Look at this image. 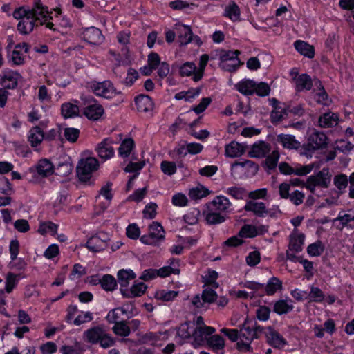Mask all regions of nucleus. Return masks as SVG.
<instances>
[{"label": "nucleus", "mask_w": 354, "mask_h": 354, "mask_svg": "<svg viewBox=\"0 0 354 354\" xmlns=\"http://www.w3.org/2000/svg\"><path fill=\"white\" fill-rule=\"evenodd\" d=\"M264 328L258 325L256 322L245 319L239 330V341L236 344L237 349L240 351H252L251 342L259 337L263 333Z\"/></svg>", "instance_id": "nucleus-1"}, {"label": "nucleus", "mask_w": 354, "mask_h": 354, "mask_svg": "<svg viewBox=\"0 0 354 354\" xmlns=\"http://www.w3.org/2000/svg\"><path fill=\"white\" fill-rule=\"evenodd\" d=\"M89 88L91 91L97 96L111 99L117 97L118 104L124 101L123 95L121 91H118L109 80L102 82L93 81L89 83Z\"/></svg>", "instance_id": "nucleus-2"}, {"label": "nucleus", "mask_w": 354, "mask_h": 354, "mask_svg": "<svg viewBox=\"0 0 354 354\" xmlns=\"http://www.w3.org/2000/svg\"><path fill=\"white\" fill-rule=\"evenodd\" d=\"M330 181L331 174H330L329 169L328 167H324L315 175L310 176L307 178L305 187L310 190L312 194H314L316 187L328 188L330 184Z\"/></svg>", "instance_id": "nucleus-3"}, {"label": "nucleus", "mask_w": 354, "mask_h": 354, "mask_svg": "<svg viewBox=\"0 0 354 354\" xmlns=\"http://www.w3.org/2000/svg\"><path fill=\"white\" fill-rule=\"evenodd\" d=\"M258 170L259 165L249 160L235 162L231 166L232 175L234 178L253 176L257 173Z\"/></svg>", "instance_id": "nucleus-4"}, {"label": "nucleus", "mask_w": 354, "mask_h": 354, "mask_svg": "<svg viewBox=\"0 0 354 354\" xmlns=\"http://www.w3.org/2000/svg\"><path fill=\"white\" fill-rule=\"evenodd\" d=\"M98 167L99 162L95 158L89 157L81 160L77 167V175L80 180L88 182L92 176V173L97 170Z\"/></svg>", "instance_id": "nucleus-5"}, {"label": "nucleus", "mask_w": 354, "mask_h": 354, "mask_svg": "<svg viewBox=\"0 0 354 354\" xmlns=\"http://www.w3.org/2000/svg\"><path fill=\"white\" fill-rule=\"evenodd\" d=\"M23 79L21 75L16 71L3 70L0 74V83L3 86V88L15 89L18 86V82Z\"/></svg>", "instance_id": "nucleus-6"}, {"label": "nucleus", "mask_w": 354, "mask_h": 354, "mask_svg": "<svg viewBox=\"0 0 354 354\" xmlns=\"http://www.w3.org/2000/svg\"><path fill=\"white\" fill-rule=\"evenodd\" d=\"M30 12L35 22L39 21L40 25L44 24L48 19H52L50 15L52 12L48 11V7L42 5L40 0H35V6L30 9Z\"/></svg>", "instance_id": "nucleus-7"}, {"label": "nucleus", "mask_w": 354, "mask_h": 354, "mask_svg": "<svg viewBox=\"0 0 354 354\" xmlns=\"http://www.w3.org/2000/svg\"><path fill=\"white\" fill-rule=\"evenodd\" d=\"M82 35L85 41L92 45H100L104 41L101 30L93 26L84 28Z\"/></svg>", "instance_id": "nucleus-8"}, {"label": "nucleus", "mask_w": 354, "mask_h": 354, "mask_svg": "<svg viewBox=\"0 0 354 354\" xmlns=\"http://www.w3.org/2000/svg\"><path fill=\"white\" fill-rule=\"evenodd\" d=\"M308 145L314 150H317L326 147L328 145V138L322 132L313 129L308 137Z\"/></svg>", "instance_id": "nucleus-9"}, {"label": "nucleus", "mask_w": 354, "mask_h": 354, "mask_svg": "<svg viewBox=\"0 0 354 354\" xmlns=\"http://www.w3.org/2000/svg\"><path fill=\"white\" fill-rule=\"evenodd\" d=\"M244 209L246 212H253L258 217H264L268 214L272 216V214L270 213L269 210L266 208V204L263 202L249 201L246 203Z\"/></svg>", "instance_id": "nucleus-10"}, {"label": "nucleus", "mask_w": 354, "mask_h": 354, "mask_svg": "<svg viewBox=\"0 0 354 354\" xmlns=\"http://www.w3.org/2000/svg\"><path fill=\"white\" fill-rule=\"evenodd\" d=\"M265 330L267 342L270 346L279 348L286 344L285 339L272 327H268Z\"/></svg>", "instance_id": "nucleus-11"}, {"label": "nucleus", "mask_w": 354, "mask_h": 354, "mask_svg": "<svg viewBox=\"0 0 354 354\" xmlns=\"http://www.w3.org/2000/svg\"><path fill=\"white\" fill-rule=\"evenodd\" d=\"M270 151V145L265 141H259L252 145L248 156L252 158H263Z\"/></svg>", "instance_id": "nucleus-12"}, {"label": "nucleus", "mask_w": 354, "mask_h": 354, "mask_svg": "<svg viewBox=\"0 0 354 354\" xmlns=\"http://www.w3.org/2000/svg\"><path fill=\"white\" fill-rule=\"evenodd\" d=\"M112 144L113 142L109 138H105L98 144L97 151L100 158L106 160L113 156L114 149Z\"/></svg>", "instance_id": "nucleus-13"}, {"label": "nucleus", "mask_w": 354, "mask_h": 354, "mask_svg": "<svg viewBox=\"0 0 354 354\" xmlns=\"http://www.w3.org/2000/svg\"><path fill=\"white\" fill-rule=\"evenodd\" d=\"M104 332L102 326H97L85 330L83 337L86 342L95 344L99 342Z\"/></svg>", "instance_id": "nucleus-14"}, {"label": "nucleus", "mask_w": 354, "mask_h": 354, "mask_svg": "<svg viewBox=\"0 0 354 354\" xmlns=\"http://www.w3.org/2000/svg\"><path fill=\"white\" fill-rule=\"evenodd\" d=\"M104 111L103 106L94 101L93 104L84 108L83 114L89 120H97L103 115Z\"/></svg>", "instance_id": "nucleus-15"}, {"label": "nucleus", "mask_w": 354, "mask_h": 354, "mask_svg": "<svg viewBox=\"0 0 354 354\" xmlns=\"http://www.w3.org/2000/svg\"><path fill=\"white\" fill-rule=\"evenodd\" d=\"M232 203L230 200L224 196H217L207 205V208L217 212H228Z\"/></svg>", "instance_id": "nucleus-16"}, {"label": "nucleus", "mask_w": 354, "mask_h": 354, "mask_svg": "<svg viewBox=\"0 0 354 354\" xmlns=\"http://www.w3.org/2000/svg\"><path fill=\"white\" fill-rule=\"evenodd\" d=\"M215 330V328L212 326H200L194 329L192 337L195 342L201 344L204 339H207L208 336L212 335Z\"/></svg>", "instance_id": "nucleus-17"}, {"label": "nucleus", "mask_w": 354, "mask_h": 354, "mask_svg": "<svg viewBox=\"0 0 354 354\" xmlns=\"http://www.w3.org/2000/svg\"><path fill=\"white\" fill-rule=\"evenodd\" d=\"M292 80L295 84V90L298 92L304 90L309 91L313 86V82L310 77L306 74H301L297 76L296 73L295 76L293 77Z\"/></svg>", "instance_id": "nucleus-18"}, {"label": "nucleus", "mask_w": 354, "mask_h": 354, "mask_svg": "<svg viewBox=\"0 0 354 354\" xmlns=\"http://www.w3.org/2000/svg\"><path fill=\"white\" fill-rule=\"evenodd\" d=\"M175 30L177 31L178 38L180 45H186L192 41V31L189 26L176 24Z\"/></svg>", "instance_id": "nucleus-19"}, {"label": "nucleus", "mask_w": 354, "mask_h": 354, "mask_svg": "<svg viewBox=\"0 0 354 354\" xmlns=\"http://www.w3.org/2000/svg\"><path fill=\"white\" fill-rule=\"evenodd\" d=\"M294 308V302L292 299H279L274 303L273 312L279 315H286Z\"/></svg>", "instance_id": "nucleus-20"}, {"label": "nucleus", "mask_w": 354, "mask_h": 354, "mask_svg": "<svg viewBox=\"0 0 354 354\" xmlns=\"http://www.w3.org/2000/svg\"><path fill=\"white\" fill-rule=\"evenodd\" d=\"M137 110L140 112H149L153 109V102L151 98L147 95L141 94L135 98Z\"/></svg>", "instance_id": "nucleus-21"}, {"label": "nucleus", "mask_w": 354, "mask_h": 354, "mask_svg": "<svg viewBox=\"0 0 354 354\" xmlns=\"http://www.w3.org/2000/svg\"><path fill=\"white\" fill-rule=\"evenodd\" d=\"M35 23V20L32 18V14L29 13L26 17L19 21L17 30L22 35H28L33 30Z\"/></svg>", "instance_id": "nucleus-22"}, {"label": "nucleus", "mask_w": 354, "mask_h": 354, "mask_svg": "<svg viewBox=\"0 0 354 354\" xmlns=\"http://www.w3.org/2000/svg\"><path fill=\"white\" fill-rule=\"evenodd\" d=\"M208 346L214 351L224 354L225 339L219 335H213L207 339Z\"/></svg>", "instance_id": "nucleus-23"}, {"label": "nucleus", "mask_w": 354, "mask_h": 354, "mask_svg": "<svg viewBox=\"0 0 354 354\" xmlns=\"http://www.w3.org/2000/svg\"><path fill=\"white\" fill-rule=\"evenodd\" d=\"M278 142L281 143L283 147L288 149H297L300 147L301 145L299 141L295 139V137L288 134H280L277 137Z\"/></svg>", "instance_id": "nucleus-24"}, {"label": "nucleus", "mask_w": 354, "mask_h": 354, "mask_svg": "<svg viewBox=\"0 0 354 354\" xmlns=\"http://www.w3.org/2000/svg\"><path fill=\"white\" fill-rule=\"evenodd\" d=\"M294 46L295 49L302 55L308 58H313L315 56V48L313 46L308 44L307 42L297 40L295 41Z\"/></svg>", "instance_id": "nucleus-25"}, {"label": "nucleus", "mask_w": 354, "mask_h": 354, "mask_svg": "<svg viewBox=\"0 0 354 354\" xmlns=\"http://www.w3.org/2000/svg\"><path fill=\"white\" fill-rule=\"evenodd\" d=\"M245 152V147L239 142L232 141L225 146V156L230 158L241 156Z\"/></svg>", "instance_id": "nucleus-26"}, {"label": "nucleus", "mask_w": 354, "mask_h": 354, "mask_svg": "<svg viewBox=\"0 0 354 354\" xmlns=\"http://www.w3.org/2000/svg\"><path fill=\"white\" fill-rule=\"evenodd\" d=\"M147 288V286L144 283L139 282L133 284L130 291L123 289H120V291L123 296L127 298H131L142 295L145 292Z\"/></svg>", "instance_id": "nucleus-27"}, {"label": "nucleus", "mask_w": 354, "mask_h": 354, "mask_svg": "<svg viewBox=\"0 0 354 354\" xmlns=\"http://www.w3.org/2000/svg\"><path fill=\"white\" fill-rule=\"evenodd\" d=\"M36 169L38 174L43 177H47L54 172L53 164L47 159L40 160L36 166Z\"/></svg>", "instance_id": "nucleus-28"}, {"label": "nucleus", "mask_w": 354, "mask_h": 354, "mask_svg": "<svg viewBox=\"0 0 354 354\" xmlns=\"http://www.w3.org/2000/svg\"><path fill=\"white\" fill-rule=\"evenodd\" d=\"M338 120L337 114L331 112L326 113L319 117V126L323 128H329L337 125Z\"/></svg>", "instance_id": "nucleus-29"}, {"label": "nucleus", "mask_w": 354, "mask_h": 354, "mask_svg": "<svg viewBox=\"0 0 354 354\" xmlns=\"http://www.w3.org/2000/svg\"><path fill=\"white\" fill-rule=\"evenodd\" d=\"M86 246L90 251L93 252H97L106 249L108 244L102 242L98 236H93L87 241Z\"/></svg>", "instance_id": "nucleus-30"}, {"label": "nucleus", "mask_w": 354, "mask_h": 354, "mask_svg": "<svg viewBox=\"0 0 354 354\" xmlns=\"http://www.w3.org/2000/svg\"><path fill=\"white\" fill-rule=\"evenodd\" d=\"M212 208H207L205 215V221L209 225H217L223 223L225 221V216L221 215L216 210H212Z\"/></svg>", "instance_id": "nucleus-31"}, {"label": "nucleus", "mask_w": 354, "mask_h": 354, "mask_svg": "<svg viewBox=\"0 0 354 354\" xmlns=\"http://www.w3.org/2000/svg\"><path fill=\"white\" fill-rule=\"evenodd\" d=\"M118 281L122 287H127L129 281L136 278V274L132 270H120L118 272Z\"/></svg>", "instance_id": "nucleus-32"}, {"label": "nucleus", "mask_w": 354, "mask_h": 354, "mask_svg": "<svg viewBox=\"0 0 354 354\" xmlns=\"http://www.w3.org/2000/svg\"><path fill=\"white\" fill-rule=\"evenodd\" d=\"M223 15L233 21H239L240 19L239 7L234 1L230 2L225 7Z\"/></svg>", "instance_id": "nucleus-33"}, {"label": "nucleus", "mask_w": 354, "mask_h": 354, "mask_svg": "<svg viewBox=\"0 0 354 354\" xmlns=\"http://www.w3.org/2000/svg\"><path fill=\"white\" fill-rule=\"evenodd\" d=\"M44 135L41 128L36 126L32 128L28 136V140L32 147H37L44 139Z\"/></svg>", "instance_id": "nucleus-34"}, {"label": "nucleus", "mask_w": 354, "mask_h": 354, "mask_svg": "<svg viewBox=\"0 0 354 354\" xmlns=\"http://www.w3.org/2000/svg\"><path fill=\"white\" fill-rule=\"evenodd\" d=\"M255 82L250 80H243L235 85L236 89L245 95H250L254 93Z\"/></svg>", "instance_id": "nucleus-35"}, {"label": "nucleus", "mask_w": 354, "mask_h": 354, "mask_svg": "<svg viewBox=\"0 0 354 354\" xmlns=\"http://www.w3.org/2000/svg\"><path fill=\"white\" fill-rule=\"evenodd\" d=\"M79 111L78 106L71 102L64 103L61 106V113L64 118L78 116Z\"/></svg>", "instance_id": "nucleus-36"}, {"label": "nucleus", "mask_w": 354, "mask_h": 354, "mask_svg": "<svg viewBox=\"0 0 354 354\" xmlns=\"http://www.w3.org/2000/svg\"><path fill=\"white\" fill-rule=\"evenodd\" d=\"M149 234L158 241L165 239V231L162 226L158 222H153L149 228Z\"/></svg>", "instance_id": "nucleus-37"}, {"label": "nucleus", "mask_w": 354, "mask_h": 354, "mask_svg": "<svg viewBox=\"0 0 354 354\" xmlns=\"http://www.w3.org/2000/svg\"><path fill=\"white\" fill-rule=\"evenodd\" d=\"M240 51L238 50L232 51H225L222 50L219 54V59L221 62H228L229 61H232L235 64H241L239 59L238 58L239 55H240Z\"/></svg>", "instance_id": "nucleus-38"}, {"label": "nucleus", "mask_w": 354, "mask_h": 354, "mask_svg": "<svg viewBox=\"0 0 354 354\" xmlns=\"http://www.w3.org/2000/svg\"><path fill=\"white\" fill-rule=\"evenodd\" d=\"M305 236L301 234L298 236H291L288 245L289 250L295 252H299L302 250Z\"/></svg>", "instance_id": "nucleus-39"}, {"label": "nucleus", "mask_w": 354, "mask_h": 354, "mask_svg": "<svg viewBox=\"0 0 354 354\" xmlns=\"http://www.w3.org/2000/svg\"><path fill=\"white\" fill-rule=\"evenodd\" d=\"M282 289V281L277 277H272L265 287L268 295H273L279 290Z\"/></svg>", "instance_id": "nucleus-40"}, {"label": "nucleus", "mask_w": 354, "mask_h": 354, "mask_svg": "<svg viewBox=\"0 0 354 354\" xmlns=\"http://www.w3.org/2000/svg\"><path fill=\"white\" fill-rule=\"evenodd\" d=\"M73 167V165L69 161L65 160L64 162H59L54 169L56 175L67 176L72 172Z\"/></svg>", "instance_id": "nucleus-41"}, {"label": "nucleus", "mask_w": 354, "mask_h": 354, "mask_svg": "<svg viewBox=\"0 0 354 354\" xmlns=\"http://www.w3.org/2000/svg\"><path fill=\"white\" fill-rule=\"evenodd\" d=\"M134 147V141L132 138L124 139L118 149L119 155L126 158L129 156Z\"/></svg>", "instance_id": "nucleus-42"}, {"label": "nucleus", "mask_w": 354, "mask_h": 354, "mask_svg": "<svg viewBox=\"0 0 354 354\" xmlns=\"http://www.w3.org/2000/svg\"><path fill=\"white\" fill-rule=\"evenodd\" d=\"M100 283L102 288L106 291H113L117 286L115 279L111 274H104L100 279Z\"/></svg>", "instance_id": "nucleus-43"}, {"label": "nucleus", "mask_w": 354, "mask_h": 354, "mask_svg": "<svg viewBox=\"0 0 354 354\" xmlns=\"http://www.w3.org/2000/svg\"><path fill=\"white\" fill-rule=\"evenodd\" d=\"M113 333L120 337H127L131 333L130 326L127 325V322L121 321L115 323L112 328Z\"/></svg>", "instance_id": "nucleus-44"}, {"label": "nucleus", "mask_w": 354, "mask_h": 354, "mask_svg": "<svg viewBox=\"0 0 354 354\" xmlns=\"http://www.w3.org/2000/svg\"><path fill=\"white\" fill-rule=\"evenodd\" d=\"M197 68L194 62H187L179 67V73L182 77L195 75Z\"/></svg>", "instance_id": "nucleus-45"}, {"label": "nucleus", "mask_w": 354, "mask_h": 354, "mask_svg": "<svg viewBox=\"0 0 354 354\" xmlns=\"http://www.w3.org/2000/svg\"><path fill=\"white\" fill-rule=\"evenodd\" d=\"M333 182L338 189V193L342 194L344 192L348 185V179L346 174H340L334 177Z\"/></svg>", "instance_id": "nucleus-46"}, {"label": "nucleus", "mask_w": 354, "mask_h": 354, "mask_svg": "<svg viewBox=\"0 0 354 354\" xmlns=\"http://www.w3.org/2000/svg\"><path fill=\"white\" fill-rule=\"evenodd\" d=\"M315 84L319 86V92L316 94L317 102L323 105H328L330 102L328 95L326 92L324 86L322 85V82L319 80H316Z\"/></svg>", "instance_id": "nucleus-47"}, {"label": "nucleus", "mask_w": 354, "mask_h": 354, "mask_svg": "<svg viewBox=\"0 0 354 354\" xmlns=\"http://www.w3.org/2000/svg\"><path fill=\"white\" fill-rule=\"evenodd\" d=\"M208 60H209V56L207 54H204L201 56L199 68H197V71L195 73L194 77H192V79L194 82H198L200 80H201V78L203 77V74H204V70L207 64Z\"/></svg>", "instance_id": "nucleus-48"}, {"label": "nucleus", "mask_w": 354, "mask_h": 354, "mask_svg": "<svg viewBox=\"0 0 354 354\" xmlns=\"http://www.w3.org/2000/svg\"><path fill=\"white\" fill-rule=\"evenodd\" d=\"M324 250V246L321 241L310 244L307 248V252L312 257H318L322 254Z\"/></svg>", "instance_id": "nucleus-49"}, {"label": "nucleus", "mask_w": 354, "mask_h": 354, "mask_svg": "<svg viewBox=\"0 0 354 354\" xmlns=\"http://www.w3.org/2000/svg\"><path fill=\"white\" fill-rule=\"evenodd\" d=\"M288 115L286 108L275 107L270 113V120L272 123L282 120Z\"/></svg>", "instance_id": "nucleus-50"}, {"label": "nucleus", "mask_w": 354, "mask_h": 354, "mask_svg": "<svg viewBox=\"0 0 354 354\" xmlns=\"http://www.w3.org/2000/svg\"><path fill=\"white\" fill-rule=\"evenodd\" d=\"M57 225L51 221L43 222L40 223L38 232L41 234H45L48 232H50L52 235H55L57 233Z\"/></svg>", "instance_id": "nucleus-51"}, {"label": "nucleus", "mask_w": 354, "mask_h": 354, "mask_svg": "<svg viewBox=\"0 0 354 354\" xmlns=\"http://www.w3.org/2000/svg\"><path fill=\"white\" fill-rule=\"evenodd\" d=\"M257 235V231L254 226L244 225L240 230L238 236L241 238H253Z\"/></svg>", "instance_id": "nucleus-52"}, {"label": "nucleus", "mask_w": 354, "mask_h": 354, "mask_svg": "<svg viewBox=\"0 0 354 354\" xmlns=\"http://www.w3.org/2000/svg\"><path fill=\"white\" fill-rule=\"evenodd\" d=\"M308 297L310 301L319 303L324 300V294L318 287L312 286L310 292L308 294Z\"/></svg>", "instance_id": "nucleus-53"}, {"label": "nucleus", "mask_w": 354, "mask_h": 354, "mask_svg": "<svg viewBox=\"0 0 354 354\" xmlns=\"http://www.w3.org/2000/svg\"><path fill=\"white\" fill-rule=\"evenodd\" d=\"M126 313V310L122 308H116L109 311L106 319L109 323H118L120 315Z\"/></svg>", "instance_id": "nucleus-54"}, {"label": "nucleus", "mask_w": 354, "mask_h": 354, "mask_svg": "<svg viewBox=\"0 0 354 354\" xmlns=\"http://www.w3.org/2000/svg\"><path fill=\"white\" fill-rule=\"evenodd\" d=\"M187 153L188 152L187 145L185 146L184 145H178L173 150L169 152V156L175 160L182 158L185 157Z\"/></svg>", "instance_id": "nucleus-55"}, {"label": "nucleus", "mask_w": 354, "mask_h": 354, "mask_svg": "<svg viewBox=\"0 0 354 354\" xmlns=\"http://www.w3.org/2000/svg\"><path fill=\"white\" fill-rule=\"evenodd\" d=\"M209 194L207 189L204 187L192 188L189 192V196L191 198L197 200L207 196Z\"/></svg>", "instance_id": "nucleus-56"}, {"label": "nucleus", "mask_w": 354, "mask_h": 354, "mask_svg": "<svg viewBox=\"0 0 354 354\" xmlns=\"http://www.w3.org/2000/svg\"><path fill=\"white\" fill-rule=\"evenodd\" d=\"M217 294L216 292L209 287L205 288L202 292V300L204 303L212 304L216 301Z\"/></svg>", "instance_id": "nucleus-57"}, {"label": "nucleus", "mask_w": 354, "mask_h": 354, "mask_svg": "<svg viewBox=\"0 0 354 354\" xmlns=\"http://www.w3.org/2000/svg\"><path fill=\"white\" fill-rule=\"evenodd\" d=\"M178 295V292L174 290H160L156 293L158 299L169 301L174 299Z\"/></svg>", "instance_id": "nucleus-58"}, {"label": "nucleus", "mask_w": 354, "mask_h": 354, "mask_svg": "<svg viewBox=\"0 0 354 354\" xmlns=\"http://www.w3.org/2000/svg\"><path fill=\"white\" fill-rule=\"evenodd\" d=\"M79 135L80 130L78 129L73 127H67L64 129V136L66 139L71 142H76Z\"/></svg>", "instance_id": "nucleus-59"}, {"label": "nucleus", "mask_w": 354, "mask_h": 354, "mask_svg": "<svg viewBox=\"0 0 354 354\" xmlns=\"http://www.w3.org/2000/svg\"><path fill=\"white\" fill-rule=\"evenodd\" d=\"M6 279V291L8 293H10L12 291L17 283V275L12 272H9L7 274Z\"/></svg>", "instance_id": "nucleus-60"}, {"label": "nucleus", "mask_w": 354, "mask_h": 354, "mask_svg": "<svg viewBox=\"0 0 354 354\" xmlns=\"http://www.w3.org/2000/svg\"><path fill=\"white\" fill-rule=\"evenodd\" d=\"M270 92V86L265 82H260L257 84L255 83L254 93H257L259 96L265 97L269 95Z\"/></svg>", "instance_id": "nucleus-61"}, {"label": "nucleus", "mask_w": 354, "mask_h": 354, "mask_svg": "<svg viewBox=\"0 0 354 354\" xmlns=\"http://www.w3.org/2000/svg\"><path fill=\"white\" fill-rule=\"evenodd\" d=\"M279 158L278 151H273L266 159V165L268 169L272 170L276 168Z\"/></svg>", "instance_id": "nucleus-62"}, {"label": "nucleus", "mask_w": 354, "mask_h": 354, "mask_svg": "<svg viewBox=\"0 0 354 354\" xmlns=\"http://www.w3.org/2000/svg\"><path fill=\"white\" fill-rule=\"evenodd\" d=\"M226 193L235 199H243L245 195V190L243 187H232L227 189Z\"/></svg>", "instance_id": "nucleus-63"}, {"label": "nucleus", "mask_w": 354, "mask_h": 354, "mask_svg": "<svg viewBox=\"0 0 354 354\" xmlns=\"http://www.w3.org/2000/svg\"><path fill=\"white\" fill-rule=\"evenodd\" d=\"M304 198L305 194L299 190L292 192L290 193V197H288L290 201L297 206L301 205L303 203Z\"/></svg>", "instance_id": "nucleus-64"}]
</instances>
